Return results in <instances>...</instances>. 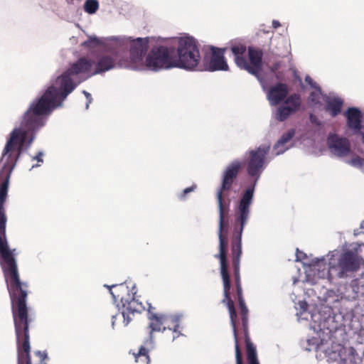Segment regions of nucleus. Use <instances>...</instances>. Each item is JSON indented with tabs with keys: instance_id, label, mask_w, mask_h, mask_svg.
<instances>
[{
	"instance_id": "bb28decb",
	"label": "nucleus",
	"mask_w": 364,
	"mask_h": 364,
	"mask_svg": "<svg viewBox=\"0 0 364 364\" xmlns=\"http://www.w3.org/2000/svg\"><path fill=\"white\" fill-rule=\"evenodd\" d=\"M321 95V89L318 88V91L311 92L309 95V101L314 102L316 104L319 102Z\"/></svg>"
},
{
	"instance_id": "2f4dec72",
	"label": "nucleus",
	"mask_w": 364,
	"mask_h": 364,
	"mask_svg": "<svg viewBox=\"0 0 364 364\" xmlns=\"http://www.w3.org/2000/svg\"><path fill=\"white\" fill-rule=\"evenodd\" d=\"M310 120L312 123H314V124H320V123L317 122V118L315 115L314 114H311L310 115Z\"/></svg>"
},
{
	"instance_id": "39448f33",
	"label": "nucleus",
	"mask_w": 364,
	"mask_h": 364,
	"mask_svg": "<svg viewBox=\"0 0 364 364\" xmlns=\"http://www.w3.org/2000/svg\"><path fill=\"white\" fill-rule=\"evenodd\" d=\"M147 318L149 320V337L144 341L146 346H152L154 343V332H164L166 328L173 331L172 340H175L181 334L180 328L181 316L159 313L156 309L148 304Z\"/></svg>"
},
{
	"instance_id": "9b49d317",
	"label": "nucleus",
	"mask_w": 364,
	"mask_h": 364,
	"mask_svg": "<svg viewBox=\"0 0 364 364\" xmlns=\"http://www.w3.org/2000/svg\"><path fill=\"white\" fill-rule=\"evenodd\" d=\"M270 151L269 145H261L255 149L248 151L247 172L249 176L255 177V183L259 178L267 164V156Z\"/></svg>"
},
{
	"instance_id": "f3484780",
	"label": "nucleus",
	"mask_w": 364,
	"mask_h": 364,
	"mask_svg": "<svg viewBox=\"0 0 364 364\" xmlns=\"http://www.w3.org/2000/svg\"><path fill=\"white\" fill-rule=\"evenodd\" d=\"M242 324L244 327V333L245 336V347L247 353V364H259L256 348L251 341L250 337L248 335L247 330V318H242Z\"/></svg>"
},
{
	"instance_id": "1a4fd4ad",
	"label": "nucleus",
	"mask_w": 364,
	"mask_h": 364,
	"mask_svg": "<svg viewBox=\"0 0 364 364\" xmlns=\"http://www.w3.org/2000/svg\"><path fill=\"white\" fill-rule=\"evenodd\" d=\"M360 264L361 259L358 255L348 250L341 254L336 259L329 262L328 278L331 281L335 278L349 277L360 269Z\"/></svg>"
},
{
	"instance_id": "72a5a7b5",
	"label": "nucleus",
	"mask_w": 364,
	"mask_h": 364,
	"mask_svg": "<svg viewBox=\"0 0 364 364\" xmlns=\"http://www.w3.org/2000/svg\"><path fill=\"white\" fill-rule=\"evenodd\" d=\"M278 68H279L278 63L274 64L271 68V71L274 73L278 69Z\"/></svg>"
},
{
	"instance_id": "c9c22d12",
	"label": "nucleus",
	"mask_w": 364,
	"mask_h": 364,
	"mask_svg": "<svg viewBox=\"0 0 364 364\" xmlns=\"http://www.w3.org/2000/svg\"><path fill=\"white\" fill-rule=\"evenodd\" d=\"M285 150H286V149H282V150L278 151L277 152V155H279V154H283V153L285 151Z\"/></svg>"
},
{
	"instance_id": "a878e982",
	"label": "nucleus",
	"mask_w": 364,
	"mask_h": 364,
	"mask_svg": "<svg viewBox=\"0 0 364 364\" xmlns=\"http://www.w3.org/2000/svg\"><path fill=\"white\" fill-rule=\"evenodd\" d=\"M98 8V1H85L84 5L85 11L90 14L95 13Z\"/></svg>"
},
{
	"instance_id": "f03ea898",
	"label": "nucleus",
	"mask_w": 364,
	"mask_h": 364,
	"mask_svg": "<svg viewBox=\"0 0 364 364\" xmlns=\"http://www.w3.org/2000/svg\"><path fill=\"white\" fill-rule=\"evenodd\" d=\"M242 163L238 160L232 161L224 170L222 182L216 193L219 209V254L215 257L220 259V274L223 284V289H230V278L227 263L228 240L226 233L228 227V214L231 200L229 198L230 191L237 178Z\"/></svg>"
},
{
	"instance_id": "7ed1b4c3",
	"label": "nucleus",
	"mask_w": 364,
	"mask_h": 364,
	"mask_svg": "<svg viewBox=\"0 0 364 364\" xmlns=\"http://www.w3.org/2000/svg\"><path fill=\"white\" fill-rule=\"evenodd\" d=\"M8 291L16 336L18 364H32L28 329L33 318L29 314V308L26 304L28 291Z\"/></svg>"
},
{
	"instance_id": "6e6552de",
	"label": "nucleus",
	"mask_w": 364,
	"mask_h": 364,
	"mask_svg": "<svg viewBox=\"0 0 364 364\" xmlns=\"http://www.w3.org/2000/svg\"><path fill=\"white\" fill-rule=\"evenodd\" d=\"M178 56L173 55L176 68L194 69L200 60L197 41L190 36L178 38Z\"/></svg>"
},
{
	"instance_id": "4be33fe9",
	"label": "nucleus",
	"mask_w": 364,
	"mask_h": 364,
	"mask_svg": "<svg viewBox=\"0 0 364 364\" xmlns=\"http://www.w3.org/2000/svg\"><path fill=\"white\" fill-rule=\"evenodd\" d=\"M287 107L293 109V112H297L301 105V95L298 93H294L289 96H287L284 101Z\"/></svg>"
},
{
	"instance_id": "7c9ffc66",
	"label": "nucleus",
	"mask_w": 364,
	"mask_h": 364,
	"mask_svg": "<svg viewBox=\"0 0 364 364\" xmlns=\"http://www.w3.org/2000/svg\"><path fill=\"white\" fill-rule=\"evenodd\" d=\"M42 156H43V153L42 152H38V154L33 158V159H36L37 160L38 162H43V159H42Z\"/></svg>"
},
{
	"instance_id": "20e7f679",
	"label": "nucleus",
	"mask_w": 364,
	"mask_h": 364,
	"mask_svg": "<svg viewBox=\"0 0 364 364\" xmlns=\"http://www.w3.org/2000/svg\"><path fill=\"white\" fill-rule=\"evenodd\" d=\"M232 260V267L233 271V277L236 287V295L237 299L239 304V309H240V319L238 318L237 313L236 311L234 302L230 296V289H223V294H224V298L222 300V303L225 304L228 309L229 314H230V324L232 327L233 331V336L235 339V359H236V364H243L242 363V351L239 345V339H238V333H237V328L240 324V320L241 321V325L242 327V331H244V327L242 324V316H241V307H240V297H239V287L241 290V296L244 301V304L246 308L247 306L245 304V299L243 298L242 295V288L241 284V279H240V259H231ZM247 312H249V310H247ZM247 317L248 318V313H247ZM249 331V329L247 328ZM245 334V333L243 332ZM250 336V334L248 333ZM245 338V336H244Z\"/></svg>"
},
{
	"instance_id": "423d86ee",
	"label": "nucleus",
	"mask_w": 364,
	"mask_h": 364,
	"mask_svg": "<svg viewBox=\"0 0 364 364\" xmlns=\"http://www.w3.org/2000/svg\"><path fill=\"white\" fill-rule=\"evenodd\" d=\"M230 50L234 55V61L240 69L247 71L250 74L258 77L262 69L263 50L255 46L247 47L241 42H232Z\"/></svg>"
},
{
	"instance_id": "5701e85b",
	"label": "nucleus",
	"mask_w": 364,
	"mask_h": 364,
	"mask_svg": "<svg viewBox=\"0 0 364 364\" xmlns=\"http://www.w3.org/2000/svg\"><path fill=\"white\" fill-rule=\"evenodd\" d=\"M292 110L293 109H291L286 105H281L277 109L275 118L278 121L283 122L286 120L290 115L295 113Z\"/></svg>"
},
{
	"instance_id": "f704fd0d",
	"label": "nucleus",
	"mask_w": 364,
	"mask_h": 364,
	"mask_svg": "<svg viewBox=\"0 0 364 364\" xmlns=\"http://www.w3.org/2000/svg\"><path fill=\"white\" fill-rule=\"evenodd\" d=\"M357 163H359V164L360 163V159L359 157H356V158L352 159L353 164H356Z\"/></svg>"
},
{
	"instance_id": "a211bd4d",
	"label": "nucleus",
	"mask_w": 364,
	"mask_h": 364,
	"mask_svg": "<svg viewBox=\"0 0 364 364\" xmlns=\"http://www.w3.org/2000/svg\"><path fill=\"white\" fill-rule=\"evenodd\" d=\"M344 116L347 119V125L350 129L359 132L361 128V122L363 115L357 107H349L344 112Z\"/></svg>"
},
{
	"instance_id": "cd10ccee",
	"label": "nucleus",
	"mask_w": 364,
	"mask_h": 364,
	"mask_svg": "<svg viewBox=\"0 0 364 364\" xmlns=\"http://www.w3.org/2000/svg\"><path fill=\"white\" fill-rule=\"evenodd\" d=\"M196 188V185H195V184L191 187H188V188H185L181 195V198L184 199L186 196V194L193 191Z\"/></svg>"
},
{
	"instance_id": "b1692460",
	"label": "nucleus",
	"mask_w": 364,
	"mask_h": 364,
	"mask_svg": "<svg viewBox=\"0 0 364 364\" xmlns=\"http://www.w3.org/2000/svg\"><path fill=\"white\" fill-rule=\"evenodd\" d=\"M294 134L295 130L294 129H291L287 132L284 133L281 138L277 141L274 148L277 149L280 146H283L294 137Z\"/></svg>"
},
{
	"instance_id": "c85d7f7f",
	"label": "nucleus",
	"mask_w": 364,
	"mask_h": 364,
	"mask_svg": "<svg viewBox=\"0 0 364 364\" xmlns=\"http://www.w3.org/2000/svg\"><path fill=\"white\" fill-rule=\"evenodd\" d=\"M83 94L85 95L87 100V103L86 105V107L88 108L89 107V104L92 102V96L91 95L87 92V91L84 90L83 91Z\"/></svg>"
},
{
	"instance_id": "aec40b11",
	"label": "nucleus",
	"mask_w": 364,
	"mask_h": 364,
	"mask_svg": "<svg viewBox=\"0 0 364 364\" xmlns=\"http://www.w3.org/2000/svg\"><path fill=\"white\" fill-rule=\"evenodd\" d=\"M343 104V100L338 97L328 99L326 100L325 110L335 117L341 113Z\"/></svg>"
},
{
	"instance_id": "f257e3e1",
	"label": "nucleus",
	"mask_w": 364,
	"mask_h": 364,
	"mask_svg": "<svg viewBox=\"0 0 364 364\" xmlns=\"http://www.w3.org/2000/svg\"><path fill=\"white\" fill-rule=\"evenodd\" d=\"M94 62L80 58L48 87L43 95L33 102L25 112L19 127L14 129L0 159V210H5L11 173L24 147L31 146L36 133L46 124V117L80 83V74L89 73Z\"/></svg>"
},
{
	"instance_id": "0eeeda50",
	"label": "nucleus",
	"mask_w": 364,
	"mask_h": 364,
	"mask_svg": "<svg viewBox=\"0 0 364 364\" xmlns=\"http://www.w3.org/2000/svg\"><path fill=\"white\" fill-rule=\"evenodd\" d=\"M109 289L114 302L121 303L122 314L124 318L123 323L127 326L132 320L131 315L140 314L145 307L141 302L135 298L136 291H133L134 287L130 290L125 284H113L112 286L105 285Z\"/></svg>"
},
{
	"instance_id": "4c0bfd02",
	"label": "nucleus",
	"mask_w": 364,
	"mask_h": 364,
	"mask_svg": "<svg viewBox=\"0 0 364 364\" xmlns=\"http://www.w3.org/2000/svg\"><path fill=\"white\" fill-rule=\"evenodd\" d=\"M360 228L362 229H364V220H363L361 223H360Z\"/></svg>"
},
{
	"instance_id": "6ab92c4d",
	"label": "nucleus",
	"mask_w": 364,
	"mask_h": 364,
	"mask_svg": "<svg viewBox=\"0 0 364 364\" xmlns=\"http://www.w3.org/2000/svg\"><path fill=\"white\" fill-rule=\"evenodd\" d=\"M346 289L348 296L352 299L364 296V277L352 279Z\"/></svg>"
},
{
	"instance_id": "412c9836",
	"label": "nucleus",
	"mask_w": 364,
	"mask_h": 364,
	"mask_svg": "<svg viewBox=\"0 0 364 364\" xmlns=\"http://www.w3.org/2000/svg\"><path fill=\"white\" fill-rule=\"evenodd\" d=\"M154 344L152 346H146L144 343V346H141L137 353H133V355L135 359L136 363H139L141 364H149L150 363V357L149 355V348H153Z\"/></svg>"
},
{
	"instance_id": "ddd939ff",
	"label": "nucleus",
	"mask_w": 364,
	"mask_h": 364,
	"mask_svg": "<svg viewBox=\"0 0 364 364\" xmlns=\"http://www.w3.org/2000/svg\"><path fill=\"white\" fill-rule=\"evenodd\" d=\"M328 145L331 151L337 156H348L350 151V144L346 137H341L336 134L328 137Z\"/></svg>"
},
{
	"instance_id": "393cba45",
	"label": "nucleus",
	"mask_w": 364,
	"mask_h": 364,
	"mask_svg": "<svg viewBox=\"0 0 364 364\" xmlns=\"http://www.w3.org/2000/svg\"><path fill=\"white\" fill-rule=\"evenodd\" d=\"M102 41L97 37H90L87 41L82 43V46L85 48L92 49L100 46Z\"/></svg>"
},
{
	"instance_id": "c756f323",
	"label": "nucleus",
	"mask_w": 364,
	"mask_h": 364,
	"mask_svg": "<svg viewBox=\"0 0 364 364\" xmlns=\"http://www.w3.org/2000/svg\"><path fill=\"white\" fill-rule=\"evenodd\" d=\"M36 354L40 358L41 361L47 358V353L46 352L37 351Z\"/></svg>"
},
{
	"instance_id": "e433bc0d",
	"label": "nucleus",
	"mask_w": 364,
	"mask_h": 364,
	"mask_svg": "<svg viewBox=\"0 0 364 364\" xmlns=\"http://www.w3.org/2000/svg\"><path fill=\"white\" fill-rule=\"evenodd\" d=\"M306 81L309 82V83L311 85L312 80L309 77L306 78Z\"/></svg>"
},
{
	"instance_id": "473e14b6",
	"label": "nucleus",
	"mask_w": 364,
	"mask_h": 364,
	"mask_svg": "<svg viewBox=\"0 0 364 364\" xmlns=\"http://www.w3.org/2000/svg\"><path fill=\"white\" fill-rule=\"evenodd\" d=\"M272 26L274 28H277L278 27L280 26V23L278 21H277V20H273V21H272Z\"/></svg>"
},
{
	"instance_id": "dca6fc26",
	"label": "nucleus",
	"mask_w": 364,
	"mask_h": 364,
	"mask_svg": "<svg viewBox=\"0 0 364 364\" xmlns=\"http://www.w3.org/2000/svg\"><path fill=\"white\" fill-rule=\"evenodd\" d=\"M288 93V85L285 83L277 82L269 87L267 92V99L272 105H277L287 97Z\"/></svg>"
},
{
	"instance_id": "4468645a",
	"label": "nucleus",
	"mask_w": 364,
	"mask_h": 364,
	"mask_svg": "<svg viewBox=\"0 0 364 364\" xmlns=\"http://www.w3.org/2000/svg\"><path fill=\"white\" fill-rule=\"evenodd\" d=\"M211 50V55L207 64V70L209 71L228 70L229 67L225 58L226 48L212 47Z\"/></svg>"
},
{
	"instance_id": "9d476101",
	"label": "nucleus",
	"mask_w": 364,
	"mask_h": 364,
	"mask_svg": "<svg viewBox=\"0 0 364 364\" xmlns=\"http://www.w3.org/2000/svg\"><path fill=\"white\" fill-rule=\"evenodd\" d=\"M173 49L160 46L153 48L146 58V65L151 70L176 68Z\"/></svg>"
},
{
	"instance_id": "f8f14e48",
	"label": "nucleus",
	"mask_w": 364,
	"mask_h": 364,
	"mask_svg": "<svg viewBox=\"0 0 364 364\" xmlns=\"http://www.w3.org/2000/svg\"><path fill=\"white\" fill-rule=\"evenodd\" d=\"M118 65L119 67L122 66L121 60L115 53L104 54L98 57L95 64V70L91 73V75L105 73Z\"/></svg>"
},
{
	"instance_id": "2eb2a0df",
	"label": "nucleus",
	"mask_w": 364,
	"mask_h": 364,
	"mask_svg": "<svg viewBox=\"0 0 364 364\" xmlns=\"http://www.w3.org/2000/svg\"><path fill=\"white\" fill-rule=\"evenodd\" d=\"M149 49V38H138L131 41L130 58L134 63L141 62Z\"/></svg>"
},
{
	"instance_id": "58836bf2",
	"label": "nucleus",
	"mask_w": 364,
	"mask_h": 364,
	"mask_svg": "<svg viewBox=\"0 0 364 364\" xmlns=\"http://www.w3.org/2000/svg\"><path fill=\"white\" fill-rule=\"evenodd\" d=\"M362 136H363V141L364 143V132L362 134Z\"/></svg>"
}]
</instances>
